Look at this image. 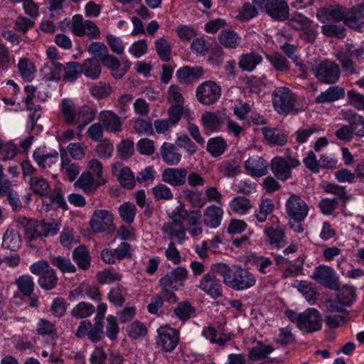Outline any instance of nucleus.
Masks as SVG:
<instances>
[{
    "label": "nucleus",
    "instance_id": "13",
    "mask_svg": "<svg viewBox=\"0 0 364 364\" xmlns=\"http://www.w3.org/2000/svg\"><path fill=\"white\" fill-rule=\"evenodd\" d=\"M16 227L24 233L28 241H33L42 236L41 222L23 216L15 218Z\"/></svg>",
    "mask_w": 364,
    "mask_h": 364
},
{
    "label": "nucleus",
    "instance_id": "11",
    "mask_svg": "<svg viewBox=\"0 0 364 364\" xmlns=\"http://www.w3.org/2000/svg\"><path fill=\"white\" fill-rule=\"evenodd\" d=\"M363 54V49H355L353 44H346L344 48L338 50L336 58L340 62L343 69L350 75L357 73L355 63L352 60L353 56L359 58Z\"/></svg>",
    "mask_w": 364,
    "mask_h": 364
},
{
    "label": "nucleus",
    "instance_id": "49",
    "mask_svg": "<svg viewBox=\"0 0 364 364\" xmlns=\"http://www.w3.org/2000/svg\"><path fill=\"white\" fill-rule=\"evenodd\" d=\"M122 274L117 270L111 267L100 272L97 274V279L100 284H109L114 282L120 281Z\"/></svg>",
    "mask_w": 364,
    "mask_h": 364
},
{
    "label": "nucleus",
    "instance_id": "64",
    "mask_svg": "<svg viewBox=\"0 0 364 364\" xmlns=\"http://www.w3.org/2000/svg\"><path fill=\"white\" fill-rule=\"evenodd\" d=\"M87 51L95 57V59L100 61L109 53L105 44L101 42H92L88 46Z\"/></svg>",
    "mask_w": 364,
    "mask_h": 364
},
{
    "label": "nucleus",
    "instance_id": "12",
    "mask_svg": "<svg viewBox=\"0 0 364 364\" xmlns=\"http://www.w3.org/2000/svg\"><path fill=\"white\" fill-rule=\"evenodd\" d=\"M363 54V49H355L353 44H346L344 48L338 50L336 58L340 62L343 69L350 75L357 73L355 63L352 60L353 56L359 58Z\"/></svg>",
    "mask_w": 364,
    "mask_h": 364
},
{
    "label": "nucleus",
    "instance_id": "7",
    "mask_svg": "<svg viewBox=\"0 0 364 364\" xmlns=\"http://www.w3.org/2000/svg\"><path fill=\"white\" fill-rule=\"evenodd\" d=\"M70 28L72 33L78 37L86 36L90 39H97L100 36V30L96 23L90 20L85 21L80 14L73 16Z\"/></svg>",
    "mask_w": 364,
    "mask_h": 364
},
{
    "label": "nucleus",
    "instance_id": "34",
    "mask_svg": "<svg viewBox=\"0 0 364 364\" xmlns=\"http://www.w3.org/2000/svg\"><path fill=\"white\" fill-rule=\"evenodd\" d=\"M102 67L100 62L95 58H88L80 65L81 73L92 79H97L101 74Z\"/></svg>",
    "mask_w": 364,
    "mask_h": 364
},
{
    "label": "nucleus",
    "instance_id": "26",
    "mask_svg": "<svg viewBox=\"0 0 364 364\" xmlns=\"http://www.w3.org/2000/svg\"><path fill=\"white\" fill-rule=\"evenodd\" d=\"M223 213L222 208L219 206L215 205L208 206L203 213L204 224L210 228H218L221 223Z\"/></svg>",
    "mask_w": 364,
    "mask_h": 364
},
{
    "label": "nucleus",
    "instance_id": "19",
    "mask_svg": "<svg viewBox=\"0 0 364 364\" xmlns=\"http://www.w3.org/2000/svg\"><path fill=\"white\" fill-rule=\"evenodd\" d=\"M99 119L107 132L117 134L122 130V121L114 112L102 111L99 114Z\"/></svg>",
    "mask_w": 364,
    "mask_h": 364
},
{
    "label": "nucleus",
    "instance_id": "59",
    "mask_svg": "<svg viewBox=\"0 0 364 364\" xmlns=\"http://www.w3.org/2000/svg\"><path fill=\"white\" fill-rule=\"evenodd\" d=\"M127 335L132 339H137L147 333L146 326L140 321H134L127 328Z\"/></svg>",
    "mask_w": 364,
    "mask_h": 364
},
{
    "label": "nucleus",
    "instance_id": "53",
    "mask_svg": "<svg viewBox=\"0 0 364 364\" xmlns=\"http://www.w3.org/2000/svg\"><path fill=\"white\" fill-rule=\"evenodd\" d=\"M31 190L38 195L47 196L50 191L48 182L42 177H32L30 180Z\"/></svg>",
    "mask_w": 364,
    "mask_h": 364
},
{
    "label": "nucleus",
    "instance_id": "40",
    "mask_svg": "<svg viewBox=\"0 0 364 364\" xmlns=\"http://www.w3.org/2000/svg\"><path fill=\"white\" fill-rule=\"evenodd\" d=\"M21 245V236L13 230L8 229L3 237L2 246L11 251H17Z\"/></svg>",
    "mask_w": 364,
    "mask_h": 364
},
{
    "label": "nucleus",
    "instance_id": "38",
    "mask_svg": "<svg viewBox=\"0 0 364 364\" xmlns=\"http://www.w3.org/2000/svg\"><path fill=\"white\" fill-rule=\"evenodd\" d=\"M73 258L78 267L87 270L90 267L91 258L89 252L84 246H78L73 252Z\"/></svg>",
    "mask_w": 364,
    "mask_h": 364
},
{
    "label": "nucleus",
    "instance_id": "24",
    "mask_svg": "<svg viewBox=\"0 0 364 364\" xmlns=\"http://www.w3.org/2000/svg\"><path fill=\"white\" fill-rule=\"evenodd\" d=\"M343 118L348 122L353 134L364 136V117L355 112L348 109L342 112Z\"/></svg>",
    "mask_w": 364,
    "mask_h": 364
},
{
    "label": "nucleus",
    "instance_id": "32",
    "mask_svg": "<svg viewBox=\"0 0 364 364\" xmlns=\"http://www.w3.org/2000/svg\"><path fill=\"white\" fill-rule=\"evenodd\" d=\"M348 9L340 6H334L330 8H321L318 10L316 16L321 18L323 16H326L328 20L335 21H346V16Z\"/></svg>",
    "mask_w": 364,
    "mask_h": 364
},
{
    "label": "nucleus",
    "instance_id": "17",
    "mask_svg": "<svg viewBox=\"0 0 364 364\" xmlns=\"http://www.w3.org/2000/svg\"><path fill=\"white\" fill-rule=\"evenodd\" d=\"M198 288L213 299H218L223 295L220 281L214 273L205 274L199 282Z\"/></svg>",
    "mask_w": 364,
    "mask_h": 364
},
{
    "label": "nucleus",
    "instance_id": "15",
    "mask_svg": "<svg viewBox=\"0 0 364 364\" xmlns=\"http://www.w3.org/2000/svg\"><path fill=\"white\" fill-rule=\"evenodd\" d=\"M156 344L161 350L171 352L176 347L179 336L177 331L168 326L160 327L158 331Z\"/></svg>",
    "mask_w": 364,
    "mask_h": 364
},
{
    "label": "nucleus",
    "instance_id": "9",
    "mask_svg": "<svg viewBox=\"0 0 364 364\" xmlns=\"http://www.w3.org/2000/svg\"><path fill=\"white\" fill-rule=\"evenodd\" d=\"M316 77L321 82L326 84L336 83L340 77V68L338 65L329 60L321 62L316 68L313 69Z\"/></svg>",
    "mask_w": 364,
    "mask_h": 364
},
{
    "label": "nucleus",
    "instance_id": "44",
    "mask_svg": "<svg viewBox=\"0 0 364 364\" xmlns=\"http://www.w3.org/2000/svg\"><path fill=\"white\" fill-rule=\"evenodd\" d=\"M297 289L309 303L313 304L317 301L319 294L310 282L301 281L299 282Z\"/></svg>",
    "mask_w": 364,
    "mask_h": 364
},
{
    "label": "nucleus",
    "instance_id": "37",
    "mask_svg": "<svg viewBox=\"0 0 364 364\" xmlns=\"http://www.w3.org/2000/svg\"><path fill=\"white\" fill-rule=\"evenodd\" d=\"M43 72H45L47 79L50 81L63 80L65 66L58 63L50 61L45 65Z\"/></svg>",
    "mask_w": 364,
    "mask_h": 364
},
{
    "label": "nucleus",
    "instance_id": "30",
    "mask_svg": "<svg viewBox=\"0 0 364 364\" xmlns=\"http://www.w3.org/2000/svg\"><path fill=\"white\" fill-rule=\"evenodd\" d=\"M104 183L105 181L102 183L96 182L90 172H83L75 183V186L82 189L85 193H92Z\"/></svg>",
    "mask_w": 364,
    "mask_h": 364
},
{
    "label": "nucleus",
    "instance_id": "33",
    "mask_svg": "<svg viewBox=\"0 0 364 364\" xmlns=\"http://www.w3.org/2000/svg\"><path fill=\"white\" fill-rule=\"evenodd\" d=\"M161 230L169 239L174 237L178 239L179 243L185 240L186 230L183 224L168 222L164 224Z\"/></svg>",
    "mask_w": 364,
    "mask_h": 364
},
{
    "label": "nucleus",
    "instance_id": "18",
    "mask_svg": "<svg viewBox=\"0 0 364 364\" xmlns=\"http://www.w3.org/2000/svg\"><path fill=\"white\" fill-rule=\"evenodd\" d=\"M345 25L359 32L364 31V3L348 9Z\"/></svg>",
    "mask_w": 364,
    "mask_h": 364
},
{
    "label": "nucleus",
    "instance_id": "2",
    "mask_svg": "<svg viewBox=\"0 0 364 364\" xmlns=\"http://www.w3.org/2000/svg\"><path fill=\"white\" fill-rule=\"evenodd\" d=\"M61 112L65 122L69 125H76L79 131L84 129L95 118L92 108L87 105L75 108L74 102L69 99L63 100Z\"/></svg>",
    "mask_w": 364,
    "mask_h": 364
},
{
    "label": "nucleus",
    "instance_id": "52",
    "mask_svg": "<svg viewBox=\"0 0 364 364\" xmlns=\"http://www.w3.org/2000/svg\"><path fill=\"white\" fill-rule=\"evenodd\" d=\"M175 315L181 321H187L195 314V308L188 301L178 304L174 309Z\"/></svg>",
    "mask_w": 364,
    "mask_h": 364
},
{
    "label": "nucleus",
    "instance_id": "6",
    "mask_svg": "<svg viewBox=\"0 0 364 364\" xmlns=\"http://www.w3.org/2000/svg\"><path fill=\"white\" fill-rule=\"evenodd\" d=\"M296 101L295 95L286 87H277L274 90V109L280 114H297L294 107Z\"/></svg>",
    "mask_w": 364,
    "mask_h": 364
},
{
    "label": "nucleus",
    "instance_id": "58",
    "mask_svg": "<svg viewBox=\"0 0 364 364\" xmlns=\"http://www.w3.org/2000/svg\"><path fill=\"white\" fill-rule=\"evenodd\" d=\"M321 31L324 36L330 38L342 39L346 36V29L343 26L326 24L321 27Z\"/></svg>",
    "mask_w": 364,
    "mask_h": 364
},
{
    "label": "nucleus",
    "instance_id": "57",
    "mask_svg": "<svg viewBox=\"0 0 364 364\" xmlns=\"http://www.w3.org/2000/svg\"><path fill=\"white\" fill-rule=\"evenodd\" d=\"M119 213L124 222L132 223L134 220L136 208L134 203L127 202L119 207Z\"/></svg>",
    "mask_w": 364,
    "mask_h": 364
},
{
    "label": "nucleus",
    "instance_id": "55",
    "mask_svg": "<svg viewBox=\"0 0 364 364\" xmlns=\"http://www.w3.org/2000/svg\"><path fill=\"white\" fill-rule=\"evenodd\" d=\"M274 341L281 346H287L295 342V336L291 332L290 326L279 328Z\"/></svg>",
    "mask_w": 364,
    "mask_h": 364
},
{
    "label": "nucleus",
    "instance_id": "42",
    "mask_svg": "<svg viewBox=\"0 0 364 364\" xmlns=\"http://www.w3.org/2000/svg\"><path fill=\"white\" fill-rule=\"evenodd\" d=\"M50 263L63 273H75L76 267L70 259L63 256H53L50 257Z\"/></svg>",
    "mask_w": 364,
    "mask_h": 364
},
{
    "label": "nucleus",
    "instance_id": "31",
    "mask_svg": "<svg viewBox=\"0 0 364 364\" xmlns=\"http://www.w3.org/2000/svg\"><path fill=\"white\" fill-rule=\"evenodd\" d=\"M344 95V88L340 86H333L318 95L315 101L319 104L329 103L343 98Z\"/></svg>",
    "mask_w": 364,
    "mask_h": 364
},
{
    "label": "nucleus",
    "instance_id": "16",
    "mask_svg": "<svg viewBox=\"0 0 364 364\" xmlns=\"http://www.w3.org/2000/svg\"><path fill=\"white\" fill-rule=\"evenodd\" d=\"M90 225L95 232L109 230L113 227V215L107 210H97L90 220Z\"/></svg>",
    "mask_w": 364,
    "mask_h": 364
},
{
    "label": "nucleus",
    "instance_id": "28",
    "mask_svg": "<svg viewBox=\"0 0 364 364\" xmlns=\"http://www.w3.org/2000/svg\"><path fill=\"white\" fill-rule=\"evenodd\" d=\"M160 154L162 160L169 166H176L181 160L182 156L178 152L176 145L164 142L160 148Z\"/></svg>",
    "mask_w": 364,
    "mask_h": 364
},
{
    "label": "nucleus",
    "instance_id": "56",
    "mask_svg": "<svg viewBox=\"0 0 364 364\" xmlns=\"http://www.w3.org/2000/svg\"><path fill=\"white\" fill-rule=\"evenodd\" d=\"M274 20L285 21L289 18V7L285 0H274Z\"/></svg>",
    "mask_w": 364,
    "mask_h": 364
},
{
    "label": "nucleus",
    "instance_id": "5",
    "mask_svg": "<svg viewBox=\"0 0 364 364\" xmlns=\"http://www.w3.org/2000/svg\"><path fill=\"white\" fill-rule=\"evenodd\" d=\"M33 159L39 168L48 172H55L60 165V151L50 150L46 146H39L33 153Z\"/></svg>",
    "mask_w": 364,
    "mask_h": 364
},
{
    "label": "nucleus",
    "instance_id": "22",
    "mask_svg": "<svg viewBox=\"0 0 364 364\" xmlns=\"http://www.w3.org/2000/svg\"><path fill=\"white\" fill-rule=\"evenodd\" d=\"M227 119L228 115L222 111L205 112L201 117L203 126L211 132L218 131Z\"/></svg>",
    "mask_w": 364,
    "mask_h": 364
},
{
    "label": "nucleus",
    "instance_id": "8",
    "mask_svg": "<svg viewBox=\"0 0 364 364\" xmlns=\"http://www.w3.org/2000/svg\"><path fill=\"white\" fill-rule=\"evenodd\" d=\"M196 95L201 104L212 105L219 100L221 95V88L214 81H205L196 88Z\"/></svg>",
    "mask_w": 364,
    "mask_h": 364
},
{
    "label": "nucleus",
    "instance_id": "29",
    "mask_svg": "<svg viewBox=\"0 0 364 364\" xmlns=\"http://www.w3.org/2000/svg\"><path fill=\"white\" fill-rule=\"evenodd\" d=\"M204 74L202 67L184 66L176 72L178 80L181 83H188L198 80Z\"/></svg>",
    "mask_w": 364,
    "mask_h": 364
},
{
    "label": "nucleus",
    "instance_id": "10",
    "mask_svg": "<svg viewBox=\"0 0 364 364\" xmlns=\"http://www.w3.org/2000/svg\"><path fill=\"white\" fill-rule=\"evenodd\" d=\"M311 277L324 287L331 290L338 289V277L329 266L322 264L316 267Z\"/></svg>",
    "mask_w": 364,
    "mask_h": 364
},
{
    "label": "nucleus",
    "instance_id": "45",
    "mask_svg": "<svg viewBox=\"0 0 364 364\" xmlns=\"http://www.w3.org/2000/svg\"><path fill=\"white\" fill-rule=\"evenodd\" d=\"M218 169L224 176L234 177L240 172V163L237 159L227 160L219 165Z\"/></svg>",
    "mask_w": 364,
    "mask_h": 364
},
{
    "label": "nucleus",
    "instance_id": "20",
    "mask_svg": "<svg viewBox=\"0 0 364 364\" xmlns=\"http://www.w3.org/2000/svg\"><path fill=\"white\" fill-rule=\"evenodd\" d=\"M60 171L68 178L70 181H73L79 175L81 168L77 164L71 161L65 149H60Z\"/></svg>",
    "mask_w": 364,
    "mask_h": 364
},
{
    "label": "nucleus",
    "instance_id": "27",
    "mask_svg": "<svg viewBox=\"0 0 364 364\" xmlns=\"http://www.w3.org/2000/svg\"><path fill=\"white\" fill-rule=\"evenodd\" d=\"M245 168L252 176L261 177L267 173V163L259 156L250 157L245 162Z\"/></svg>",
    "mask_w": 364,
    "mask_h": 364
},
{
    "label": "nucleus",
    "instance_id": "48",
    "mask_svg": "<svg viewBox=\"0 0 364 364\" xmlns=\"http://www.w3.org/2000/svg\"><path fill=\"white\" fill-rule=\"evenodd\" d=\"M226 148L227 144L221 137L210 139L207 144V151L214 157L222 155Z\"/></svg>",
    "mask_w": 364,
    "mask_h": 364
},
{
    "label": "nucleus",
    "instance_id": "54",
    "mask_svg": "<svg viewBox=\"0 0 364 364\" xmlns=\"http://www.w3.org/2000/svg\"><path fill=\"white\" fill-rule=\"evenodd\" d=\"M230 207L232 211L238 214H244L252 208V205L249 199L237 196L230 201Z\"/></svg>",
    "mask_w": 364,
    "mask_h": 364
},
{
    "label": "nucleus",
    "instance_id": "36",
    "mask_svg": "<svg viewBox=\"0 0 364 364\" xmlns=\"http://www.w3.org/2000/svg\"><path fill=\"white\" fill-rule=\"evenodd\" d=\"M262 61V56L255 52L242 54L239 58V67L244 71L251 72Z\"/></svg>",
    "mask_w": 364,
    "mask_h": 364
},
{
    "label": "nucleus",
    "instance_id": "41",
    "mask_svg": "<svg viewBox=\"0 0 364 364\" xmlns=\"http://www.w3.org/2000/svg\"><path fill=\"white\" fill-rule=\"evenodd\" d=\"M18 291L24 296H31L33 295L34 291V282L31 276L24 274L19 277L15 282Z\"/></svg>",
    "mask_w": 364,
    "mask_h": 364
},
{
    "label": "nucleus",
    "instance_id": "43",
    "mask_svg": "<svg viewBox=\"0 0 364 364\" xmlns=\"http://www.w3.org/2000/svg\"><path fill=\"white\" fill-rule=\"evenodd\" d=\"M95 311L94 305L90 303L81 301L71 311V315L75 318H85L90 316Z\"/></svg>",
    "mask_w": 364,
    "mask_h": 364
},
{
    "label": "nucleus",
    "instance_id": "3",
    "mask_svg": "<svg viewBox=\"0 0 364 364\" xmlns=\"http://www.w3.org/2000/svg\"><path fill=\"white\" fill-rule=\"evenodd\" d=\"M284 314L304 333H311L320 331L322 328L321 315L314 308H309L299 314L292 310H287Z\"/></svg>",
    "mask_w": 364,
    "mask_h": 364
},
{
    "label": "nucleus",
    "instance_id": "51",
    "mask_svg": "<svg viewBox=\"0 0 364 364\" xmlns=\"http://www.w3.org/2000/svg\"><path fill=\"white\" fill-rule=\"evenodd\" d=\"M337 299L345 306H350L355 299V290L353 287L345 285L337 290Z\"/></svg>",
    "mask_w": 364,
    "mask_h": 364
},
{
    "label": "nucleus",
    "instance_id": "25",
    "mask_svg": "<svg viewBox=\"0 0 364 364\" xmlns=\"http://www.w3.org/2000/svg\"><path fill=\"white\" fill-rule=\"evenodd\" d=\"M112 172L118 178L120 184L125 188L132 189L135 186V177L128 167H122L119 163L113 165Z\"/></svg>",
    "mask_w": 364,
    "mask_h": 364
},
{
    "label": "nucleus",
    "instance_id": "1",
    "mask_svg": "<svg viewBox=\"0 0 364 364\" xmlns=\"http://www.w3.org/2000/svg\"><path fill=\"white\" fill-rule=\"evenodd\" d=\"M213 269L223 277V283L234 290L247 289L256 283L255 276L240 266L229 267L219 263L214 266Z\"/></svg>",
    "mask_w": 364,
    "mask_h": 364
},
{
    "label": "nucleus",
    "instance_id": "60",
    "mask_svg": "<svg viewBox=\"0 0 364 364\" xmlns=\"http://www.w3.org/2000/svg\"><path fill=\"white\" fill-rule=\"evenodd\" d=\"M257 14L258 11L255 4L247 2L240 9L237 18L241 21H246L257 16Z\"/></svg>",
    "mask_w": 364,
    "mask_h": 364
},
{
    "label": "nucleus",
    "instance_id": "14",
    "mask_svg": "<svg viewBox=\"0 0 364 364\" xmlns=\"http://www.w3.org/2000/svg\"><path fill=\"white\" fill-rule=\"evenodd\" d=\"M287 213L295 222L304 220L309 213V206L300 196L292 194L286 202Z\"/></svg>",
    "mask_w": 364,
    "mask_h": 364
},
{
    "label": "nucleus",
    "instance_id": "62",
    "mask_svg": "<svg viewBox=\"0 0 364 364\" xmlns=\"http://www.w3.org/2000/svg\"><path fill=\"white\" fill-rule=\"evenodd\" d=\"M90 94L97 99H104L109 96L112 92L111 86L103 82H100L93 85L90 90Z\"/></svg>",
    "mask_w": 364,
    "mask_h": 364
},
{
    "label": "nucleus",
    "instance_id": "61",
    "mask_svg": "<svg viewBox=\"0 0 364 364\" xmlns=\"http://www.w3.org/2000/svg\"><path fill=\"white\" fill-rule=\"evenodd\" d=\"M272 350L270 346L259 344L249 350L248 356L252 360H260L264 359Z\"/></svg>",
    "mask_w": 364,
    "mask_h": 364
},
{
    "label": "nucleus",
    "instance_id": "50",
    "mask_svg": "<svg viewBox=\"0 0 364 364\" xmlns=\"http://www.w3.org/2000/svg\"><path fill=\"white\" fill-rule=\"evenodd\" d=\"M288 25L295 30H304L311 27L312 21L300 13H294L291 18L288 19Z\"/></svg>",
    "mask_w": 364,
    "mask_h": 364
},
{
    "label": "nucleus",
    "instance_id": "47",
    "mask_svg": "<svg viewBox=\"0 0 364 364\" xmlns=\"http://www.w3.org/2000/svg\"><path fill=\"white\" fill-rule=\"evenodd\" d=\"M157 55L162 61L168 62L171 59V47L170 43L164 38H160L154 42Z\"/></svg>",
    "mask_w": 364,
    "mask_h": 364
},
{
    "label": "nucleus",
    "instance_id": "46",
    "mask_svg": "<svg viewBox=\"0 0 364 364\" xmlns=\"http://www.w3.org/2000/svg\"><path fill=\"white\" fill-rule=\"evenodd\" d=\"M248 261L250 264L255 265L260 273L266 274L271 270L272 261L269 257L251 255Z\"/></svg>",
    "mask_w": 364,
    "mask_h": 364
},
{
    "label": "nucleus",
    "instance_id": "35",
    "mask_svg": "<svg viewBox=\"0 0 364 364\" xmlns=\"http://www.w3.org/2000/svg\"><path fill=\"white\" fill-rule=\"evenodd\" d=\"M218 41L227 48L236 49L240 47L241 38L233 31L223 30L218 35Z\"/></svg>",
    "mask_w": 364,
    "mask_h": 364
},
{
    "label": "nucleus",
    "instance_id": "21",
    "mask_svg": "<svg viewBox=\"0 0 364 364\" xmlns=\"http://www.w3.org/2000/svg\"><path fill=\"white\" fill-rule=\"evenodd\" d=\"M188 171L184 168H167L161 174L162 181L172 186H182L186 182Z\"/></svg>",
    "mask_w": 364,
    "mask_h": 364
},
{
    "label": "nucleus",
    "instance_id": "4",
    "mask_svg": "<svg viewBox=\"0 0 364 364\" xmlns=\"http://www.w3.org/2000/svg\"><path fill=\"white\" fill-rule=\"evenodd\" d=\"M32 274L39 276L38 285L44 290L49 291L55 289L58 282L56 272L48 262L44 259L38 260L30 266Z\"/></svg>",
    "mask_w": 364,
    "mask_h": 364
},
{
    "label": "nucleus",
    "instance_id": "63",
    "mask_svg": "<svg viewBox=\"0 0 364 364\" xmlns=\"http://www.w3.org/2000/svg\"><path fill=\"white\" fill-rule=\"evenodd\" d=\"M96 153L101 159H107L112 156L114 151V145L109 139L102 140L96 146Z\"/></svg>",
    "mask_w": 364,
    "mask_h": 364
},
{
    "label": "nucleus",
    "instance_id": "23",
    "mask_svg": "<svg viewBox=\"0 0 364 364\" xmlns=\"http://www.w3.org/2000/svg\"><path fill=\"white\" fill-rule=\"evenodd\" d=\"M299 164V161L294 159H288L286 160L283 158H275L274 176L282 181L289 178L291 176V168L296 167Z\"/></svg>",
    "mask_w": 364,
    "mask_h": 364
},
{
    "label": "nucleus",
    "instance_id": "39",
    "mask_svg": "<svg viewBox=\"0 0 364 364\" xmlns=\"http://www.w3.org/2000/svg\"><path fill=\"white\" fill-rule=\"evenodd\" d=\"M18 68L23 80L31 82L34 79L36 72V67L28 58H21L18 63Z\"/></svg>",
    "mask_w": 364,
    "mask_h": 364
}]
</instances>
